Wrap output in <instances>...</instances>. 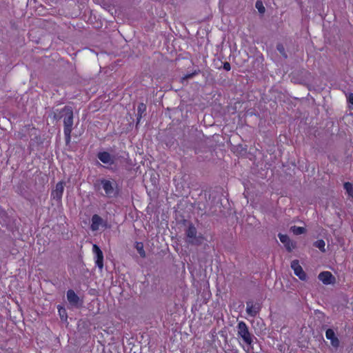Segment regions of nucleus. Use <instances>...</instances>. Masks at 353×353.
I'll return each mask as SVG.
<instances>
[{
    "label": "nucleus",
    "mask_w": 353,
    "mask_h": 353,
    "mask_svg": "<svg viewBox=\"0 0 353 353\" xmlns=\"http://www.w3.org/2000/svg\"><path fill=\"white\" fill-rule=\"evenodd\" d=\"M326 338L330 341L331 344L334 347H338L339 346V340L336 336L334 332L332 329L327 330L325 332Z\"/></svg>",
    "instance_id": "nucleus-11"
},
{
    "label": "nucleus",
    "mask_w": 353,
    "mask_h": 353,
    "mask_svg": "<svg viewBox=\"0 0 353 353\" xmlns=\"http://www.w3.org/2000/svg\"><path fill=\"white\" fill-rule=\"evenodd\" d=\"M91 225L90 228L92 231H97L99 229V227L101 225H103L104 223L103 220L101 216H99L98 214H94L92 216L91 219Z\"/></svg>",
    "instance_id": "nucleus-8"
},
{
    "label": "nucleus",
    "mask_w": 353,
    "mask_h": 353,
    "mask_svg": "<svg viewBox=\"0 0 353 353\" xmlns=\"http://www.w3.org/2000/svg\"><path fill=\"white\" fill-rule=\"evenodd\" d=\"M246 312L250 316H255L259 312L261 307L259 303H253L251 301L246 303Z\"/></svg>",
    "instance_id": "nucleus-7"
},
{
    "label": "nucleus",
    "mask_w": 353,
    "mask_h": 353,
    "mask_svg": "<svg viewBox=\"0 0 353 353\" xmlns=\"http://www.w3.org/2000/svg\"><path fill=\"white\" fill-rule=\"evenodd\" d=\"M291 268L294 270V274L301 280L305 281L306 279V274L302 267L300 265L298 260H293L291 262Z\"/></svg>",
    "instance_id": "nucleus-5"
},
{
    "label": "nucleus",
    "mask_w": 353,
    "mask_h": 353,
    "mask_svg": "<svg viewBox=\"0 0 353 353\" xmlns=\"http://www.w3.org/2000/svg\"><path fill=\"white\" fill-rule=\"evenodd\" d=\"M53 114L54 119H63L64 134L67 139H70L73 125V111L72 108L65 106L61 110H57L54 111Z\"/></svg>",
    "instance_id": "nucleus-1"
},
{
    "label": "nucleus",
    "mask_w": 353,
    "mask_h": 353,
    "mask_svg": "<svg viewBox=\"0 0 353 353\" xmlns=\"http://www.w3.org/2000/svg\"><path fill=\"white\" fill-rule=\"evenodd\" d=\"M200 72V70H195L192 73H190V74H187L185 75H184L182 78H181V82H183L184 81H186L189 79H192V77H194L195 75L199 74Z\"/></svg>",
    "instance_id": "nucleus-20"
},
{
    "label": "nucleus",
    "mask_w": 353,
    "mask_h": 353,
    "mask_svg": "<svg viewBox=\"0 0 353 353\" xmlns=\"http://www.w3.org/2000/svg\"><path fill=\"white\" fill-rule=\"evenodd\" d=\"M319 279L324 284L328 285L334 282V277L330 272H323L319 274Z\"/></svg>",
    "instance_id": "nucleus-9"
},
{
    "label": "nucleus",
    "mask_w": 353,
    "mask_h": 353,
    "mask_svg": "<svg viewBox=\"0 0 353 353\" xmlns=\"http://www.w3.org/2000/svg\"><path fill=\"white\" fill-rule=\"evenodd\" d=\"M223 69H224V70H227V71L230 70V69H231V66H230V63H228V62H225V63H223Z\"/></svg>",
    "instance_id": "nucleus-23"
},
{
    "label": "nucleus",
    "mask_w": 353,
    "mask_h": 353,
    "mask_svg": "<svg viewBox=\"0 0 353 353\" xmlns=\"http://www.w3.org/2000/svg\"><path fill=\"white\" fill-rule=\"evenodd\" d=\"M344 188L347 194L353 197V185L350 182H346L344 183Z\"/></svg>",
    "instance_id": "nucleus-18"
},
{
    "label": "nucleus",
    "mask_w": 353,
    "mask_h": 353,
    "mask_svg": "<svg viewBox=\"0 0 353 353\" xmlns=\"http://www.w3.org/2000/svg\"><path fill=\"white\" fill-rule=\"evenodd\" d=\"M67 299L71 305H76L78 304L79 298L72 290L67 292Z\"/></svg>",
    "instance_id": "nucleus-14"
},
{
    "label": "nucleus",
    "mask_w": 353,
    "mask_h": 353,
    "mask_svg": "<svg viewBox=\"0 0 353 353\" xmlns=\"http://www.w3.org/2000/svg\"><path fill=\"white\" fill-rule=\"evenodd\" d=\"M64 190V185L63 182H59L55 187V189L52 192V196L53 199L60 200L62 197Z\"/></svg>",
    "instance_id": "nucleus-12"
},
{
    "label": "nucleus",
    "mask_w": 353,
    "mask_h": 353,
    "mask_svg": "<svg viewBox=\"0 0 353 353\" xmlns=\"http://www.w3.org/2000/svg\"><path fill=\"white\" fill-rule=\"evenodd\" d=\"M187 242L192 245H201L203 242V237L197 235V230L192 225H190L185 231Z\"/></svg>",
    "instance_id": "nucleus-3"
},
{
    "label": "nucleus",
    "mask_w": 353,
    "mask_h": 353,
    "mask_svg": "<svg viewBox=\"0 0 353 353\" xmlns=\"http://www.w3.org/2000/svg\"><path fill=\"white\" fill-rule=\"evenodd\" d=\"M135 248L137 249L138 253L142 258L145 257V252L143 249V244L141 242H137L135 245Z\"/></svg>",
    "instance_id": "nucleus-17"
},
{
    "label": "nucleus",
    "mask_w": 353,
    "mask_h": 353,
    "mask_svg": "<svg viewBox=\"0 0 353 353\" xmlns=\"http://www.w3.org/2000/svg\"><path fill=\"white\" fill-rule=\"evenodd\" d=\"M279 238L282 243L284 244L285 248L288 251H292L294 248V245L286 234H279Z\"/></svg>",
    "instance_id": "nucleus-10"
},
{
    "label": "nucleus",
    "mask_w": 353,
    "mask_h": 353,
    "mask_svg": "<svg viewBox=\"0 0 353 353\" xmlns=\"http://www.w3.org/2000/svg\"><path fill=\"white\" fill-rule=\"evenodd\" d=\"M290 231L295 235L301 234L305 232L306 230L303 227H299V226H292L290 228Z\"/></svg>",
    "instance_id": "nucleus-15"
},
{
    "label": "nucleus",
    "mask_w": 353,
    "mask_h": 353,
    "mask_svg": "<svg viewBox=\"0 0 353 353\" xmlns=\"http://www.w3.org/2000/svg\"><path fill=\"white\" fill-rule=\"evenodd\" d=\"M237 335L248 345H251L253 342V336L250 332L248 325L243 321L239 322L237 325Z\"/></svg>",
    "instance_id": "nucleus-2"
},
{
    "label": "nucleus",
    "mask_w": 353,
    "mask_h": 353,
    "mask_svg": "<svg viewBox=\"0 0 353 353\" xmlns=\"http://www.w3.org/2000/svg\"><path fill=\"white\" fill-rule=\"evenodd\" d=\"M146 110V105L141 103L138 105L137 108V120L138 122H139V120L142 117V114L145 112Z\"/></svg>",
    "instance_id": "nucleus-16"
},
{
    "label": "nucleus",
    "mask_w": 353,
    "mask_h": 353,
    "mask_svg": "<svg viewBox=\"0 0 353 353\" xmlns=\"http://www.w3.org/2000/svg\"><path fill=\"white\" fill-rule=\"evenodd\" d=\"M59 314L60 316H61V319L63 318V314H61V312H65V310L63 308H59Z\"/></svg>",
    "instance_id": "nucleus-25"
},
{
    "label": "nucleus",
    "mask_w": 353,
    "mask_h": 353,
    "mask_svg": "<svg viewBox=\"0 0 353 353\" xmlns=\"http://www.w3.org/2000/svg\"><path fill=\"white\" fill-rule=\"evenodd\" d=\"M99 159L105 164L112 165L114 163V158L107 152H101L97 154Z\"/></svg>",
    "instance_id": "nucleus-13"
},
{
    "label": "nucleus",
    "mask_w": 353,
    "mask_h": 353,
    "mask_svg": "<svg viewBox=\"0 0 353 353\" xmlns=\"http://www.w3.org/2000/svg\"><path fill=\"white\" fill-rule=\"evenodd\" d=\"M255 6L260 13L263 14L265 12V7L263 6V5L261 1H257L256 2Z\"/></svg>",
    "instance_id": "nucleus-21"
},
{
    "label": "nucleus",
    "mask_w": 353,
    "mask_h": 353,
    "mask_svg": "<svg viewBox=\"0 0 353 353\" xmlns=\"http://www.w3.org/2000/svg\"><path fill=\"white\" fill-rule=\"evenodd\" d=\"M277 50L283 55L285 58H287V54L285 51V48L283 44L279 43L276 46Z\"/></svg>",
    "instance_id": "nucleus-22"
},
{
    "label": "nucleus",
    "mask_w": 353,
    "mask_h": 353,
    "mask_svg": "<svg viewBox=\"0 0 353 353\" xmlns=\"http://www.w3.org/2000/svg\"><path fill=\"white\" fill-rule=\"evenodd\" d=\"M101 183L107 196L112 197L115 195L116 192L113 187V184L110 181L102 179L101 181Z\"/></svg>",
    "instance_id": "nucleus-6"
},
{
    "label": "nucleus",
    "mask_w": 353,
    "mask_h": 353,
    "mask_svg": "<svg viewBox=\"0 0 353 353\" xmlns=\"http://www.w3.org/2000/svg\"><path fill=\"white\" fill-rule=\"evenodd\" d=\"M348 101L351 103V105L353 106V94H349Z\"/></svg>",
    "instance_id": "nucleus-24"
},
{
    "label": "nucleus",
    "mask_w": 353,
    "mask_h": 353,
    "mask_svg": "<svg viewBox=\"0 0 353 353\" xmlns=\"http://www.w3.org/2000/svg\"><path fill=\"white\" fill-rule=\"evenodd\" d=\"M352 108L353 109V107Z\"/></svg>",
    "instance_id": "nucleus-26"
},
{
    "label": "nucleus",
    "mask_w": 353,
    "mask_h": 353,
    "mask_svg": "<svg viewBox=\"0 0 353 353\" xmlns=\"http://www.w3.org/2000/svg\"><path fill=\"white\" fill-rule=\"evenodd\" d=\"M92 252L94 254L95 264L101 271L103 268V254L100 248L96 244L92 246Z\"/></svg>",
    "instance_id": "nucleus-4"
},
{
    "label": "nucleus",
    "mask_w": 353,
    "mask_h": 353,
    "mask_svg": "<svg viewBox=\"0 0 353 353\" xmlns=\"http://www.w3.org/2000/svg\"><path fill=\"white\" fill-rule=\"evenodd\" d=\"M314 245L316 248H318L321 252H325V243L323 240H322V239L318 240L314 243Z\"/></svg>",
    "instance_id": "nucleus-19"
}]
</instances>
